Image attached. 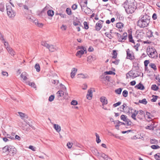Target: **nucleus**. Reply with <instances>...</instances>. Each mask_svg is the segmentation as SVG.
Masks as SVG:
<instances>
[{
    "label": "nucleus",
    "instance_id": "f257e3e1",
    "mask_svg": "<svg viewBox=\"0 0 160 160\" xmlns=\"http://www.w3.org/2000/svg\"><path fill=\"white\" fill-rule=\"evenodd\" d=\"M122 5L128 14L133 13L137 8V4L134 0H126Z\"/></svg>",
    "mask_w": 160,
    "mask_h": 160
},
{
    "label": "nucleus",
    "instance_id": "f03ea898",
    "mask_svg": "<svg viewBox=\"0 0 160 160\" xmlns=\"http://www.w3.org/2000/svg\"><path fill=\"white\" fill-rule=\"evenodd\" d=\"M150 17L146 13L142 14L137 22L138 26L141 28L147 27L150 22Z\"/></svg>",
    "mask_w": 160,
    "mask_h": 160
},
{
    "label": "nucleus",
    "instance_id": "7ed1b4c3",
    "mask_svg": "<svg viewBox=\"0 0 160 160\" xmlns=\"http://www.w3.org/2000/svg\"><path fill=\"white\" fill-rule=\"evenodd\" d=\"M147 52L150 58L154 59L157 58L158 53L156 50L154 48H147Z\"/></svg>",
    "mask_w": 160,
    "mask_h": 160
},
{
    "label": "nucleus",
    "instance_id": "20e7f679",
    "mask_svg": "<svg viewBox=\"0 0 160 160\" xmlns=\"http://www.w3.org/2000/svg\"><path fill=\"white\" fill-rule=\"evenodd\" d=\"M114 34L116 35L118 42H124L127 39L128 34L126 32L123 33L122 35L117 32H115Z\"/></svg>",
    "mask_w": 160,
    "mask_h": 160
},
{
    "label": "nucleus",
    "instance_id": "39448f33",
    "mask_svg": "<svg viewBox=\"0 0 160 160\" xmlns=\"http://www.w3.org/2000/svg\"><path fill=\"white\" fill-rule=\"evenodd\" d=\"M7 14L10 17H14L15 15V13L12 10L11 6L8 5V4H6Z\"/></svg>",
    "mask_w": 160,
    "mask_h": 160
},
{
    "label": "nucleus",
    "instance_id": "423d86ee",
    "mask_svg": "<svg viewBox=\"0 0 160 160\" xmlns=\"http://www.w3.org/2000/svg\"><path fill=\"white\" fill-rule=\"evenodd\" d=\"M139 76L138 73L136 74L133 72V71L132 70L126 74V78L128 79L129 78H132L133 79Z\"/></svg>",
    "mask_w": 160,
    "mask_h": 160
},
{
    "label": "nucleus",
    "instance_id": "0eeeda50",
    "mask_svg": "<svg viewBox=\"0 0 160 160\" xmlns=\"http://www.w3.org/2000/svg\"><path fill=\"white\" fill-rule=\"evenodd\" d=\"M120 118L121 120H122L123 121L125 122H126L127 125H131L132 122L130 121L129 119L127 118V117H126V115H122L121 116Z\"/></svg>",
    "mask_w": 160,
    "mask_h": 160
},
{
    "label": "nucleus",
    "instance_id": "6e6552de",
    "mask_svg": "<svg viewBox=\"0 0 160 160\" xmlns=\"http://www.w3.org/2000/svg\"><path fill=\"white\" fill-rule=\"evenodd\" d=\"M104 22V21L99 20L95 25V29L97 31H99L102 27V24Z\"/></svg>",
    "mask_w": 160,
    "mask_h": 160
},
{
    "label": "nucleus",
    "instance_id": "1a4fd4ad",
    "mask_svg": "<svg viewBox=\"0 0 160 160\" xmlns=\"http://www.w3.org/2000/svg\"><path fill=\"white\" fill-rule=\"evenodd\" d=\"M126 52L127 58L131 60H133L135 58L133 54H132L129 49L127 50Z\"/></svg>",
    "mask_w": 160,
    "mask_h": 160
},
{
    "label": "nucleus",
    "instance_id": "9d476101",
    "mask_svg": "<svg viewBox=\"0 0 160 160\" xmlns=\"http://www.w3.org/2000/svg\"><path fill=\"white\" fill-rule=\"evenodd\" d=\"M99 156L98 157V158L100 160H106L108 158L107 155L102 152L101 153Z\"/></svg>",
    "mask_w": 160,
    "mask_h": 160
},
{
    "label": "nucleus",
    "instance_id": "9b49d317",
    "mask_svg": "<svg viewBox=\"0 0 160 160\" xmlns=\"http://www.w3.org/2000/svg\"><path fill=\"white\" fill-rule=\"evenodd\" d=\"M17 150L13 146L9 147V152L11 153L12 156H14L17 153Z\"/></svg>",
    "mask_w": 160,
    "mask_h": 160
},
{
    "label": "nucleus",
    "instance_id": "f8f14e48",
    "mask_svg": "<svg viewBox=\"0 0 160 160\" xmlns=\"http://www.w3.org/2000/svg\"><path fill=\"white\" fill-rule=\"evenodd\" d=\"M92 91L91 89L88 90L86 97L87 99L90 100L92 99Z\"/></svg>",
    "mask_w": 160,
    "mask_h": 160
},
{
    "label": "nucleus",
    "instance_id": "ddd939ff",
    "mask_svg": "<svg viewBox=\"0 0 160 160\" xmlns=\"http://www.w3.org/2000/svg\"><path fill=\"white\" fill-rule=\"evenodd\" d=\"M100 101L102 102V105H106L108 103V100L105 97H101L100 98Z\"/></svg>",
    "mask_w": 160,
    "mask_h": 160
},
{
    "label": "nucleus",
    "instance_id": "4468645a",
    "mask_svg": "<svg viewBox=\"0 0 160 160\" xmlns=\"http://www.w3.org/2000/svg\"><path fill=\"white\" fill-rule=\"evenodd\" d=\"M81 3H82V5H81V7L82 10H83V8L82 7H87V0H81Z\"/></svg>",
    "mask_w": 160,
    "mask_h": 160
},
{
    "label": "nucleus",
    "instance_id": "2eb2a0df",
    "mask_svg": "<svg viewBox=\"0 0 160 160\" xmlns=\"http://www.w3.org/2000/svg\"><path fill=\"white\" fill-rule=\"evenodd\" d=\"M138 114H137V118L140 120L142 119L143 117L144 116L143 111L142 110H140L138 111Z\"/></svg>",
    "mask_w": 160,
    "mask_h": 160
},
{
    "label": "nucleus",
    "instance_id": "dca6fc26",
    "mask_svg": "<svg viewBox=\"0 0 160 160\" xmlns=\"http://www.w3.org/2000/svg\"><path fill=\"white\" fill-rule=\"evenodd\" d=\"M135 88L137 89L141 90H143L145 89L144 86L141 82L136 85Z\"/></svg>",
    "mask_w": 160,
    "mask_h": 160
},
{
    "label": "nucleus",
    "instance_id": "f3484780",
    "mask_svg": "<svg viewBox=\"0 0 160 160\" xmlns=\"http://www.w3.org/2000/svg\"><path fill=\"white\" fill-rule=\"evenodd\" d=\"M6 49L9 53L12 56H14L15 55V52L12 48L11 47H7Z\"/></svg>",
    "mask_w": 160,
    "mask_h": 160
},
{
    "label": "nucleus",
    "instance_id": "a211bd4d",
    "mask_svg": "<svg viewBox=\"0 0 160 160\" xmlns=\"http://www.w3.org/2000/svg\"><path fill=\"white\" fill-rule=\"evenodd\" d=\"M124 26V24L121 22H118L117 23L116 25V27L117 28L119 29H120L119 30V31L120 32H122V27Z\"/></svg>",
    "mask_w": 160,
    "mask_h": 160
},
{
    "label": "nucleus",
    "instance_id": "6ab92c4d",
    "mask_svg": "<svg viewBox=\"0 0 160 160\" xmlns=\"http://www.w3.org/2000/svg\"><path fill=\"white\" fill-rule=\"evenodd\" d=\"M92 152L98 158V156H99L100 153L98 151V150L95 148H92Z\"/></svg>",
    "mask_w": 160,
    "mask_h": 160
},
{
    "label": "nucleus",
    "instance_id": "aec40b11",
    "mask_svg": "<svg viewBox=\"0 0 160 160\" xmlns=\"http://www.w3.org/2000/svg\"><path fill=\"white\" fill-rule=\"evenodd\" d=\"M77 71V70L75 68H73L72 69L71 73V77L72 78H74Z\"/></svg>",
    "mask_w": 160,
    "mask_h": 160
},
{
    "label": "nucleus",
    "instance_id": "412c9836",
    "mask_svg": "<svg viewBox=\"0 0 160 160\" xmlns=\"http://www.w3.org/2000/svg\"><path fill=\"white\" fill-rule=\"evenodd\" d=\"M9 147L8 145L2 148V152L5 153L8 152V153L9 152Z\"/></svg>",
    "mask_w": 160,
    "mask_h": 160
},
{
    "label": "nucleus",
    "instance_id": "4be33fe9",
    "mask_svg": "<svg viewBox=\"0 0 160 160\" xmlns=\"http://www.w3.org/2000/svg\"><path fill=\"white\" fill-rule=\"evenodd\" d=\"M54 128L58 132H59L61 131V127L58 124H54L53 125Z\"/></svg>",
    "mask_w": 160,
    "mask_h": 160
},
{
    "label": "nucleus",
    "instance_id": "5701e85b",
    "mask_svg": "<svg viewBox=\"0 0 160 160\" xmlns=\"http://www.w3.org/2000/svg\"><path fill=\"white\" fill-rule=\"evenodd\" d=\"M138 111L135 110L133 113L131 115V117L134 120H136V115L138 114Z\"/></svg>",
    "mask_w": 160,
    "mask_h": 160
},
{
    "label": "nucleus",
    "instance_id": "b1692460",
    "mask_svg": "<svg viewBox=\"0 0 160 160\" xmlns=\"http://www.w3.org/2000/svg\"><path fill=\"white\" fill-rule=\"evenodd\" d=\"M96 59V57L94 55H90L88 58V61L90 62Z\"/></svg>",
    "mask_w": 160,
    "mask_h": 160
},
{
    "label": "nucleus",
    "instance_id": "393cba45",
    "mask_svg": "<svg viewBox=\"0 0 160 160\" xmlns=\"http://www.w3.org/2000/svg\"><path fill=\"white\" fill-rule=\"evenodd\" d=\"M49 47H48V49H49L50 51L53 52L56 50V48H54L53 45H49Z\"/></svg>",
    "mask_w": 160,
    "mask_h": 160
},
{
    "label": "nucleus",
    "instance_id": "a878e982",
    "mask_svg": "<svg viewBox=\"0 0 160 160\" xmlns=\"http://www.w3.org/2000/svg\"><path fill=\"white\" fill-rule=\"evenodd\" d=\"M64 92L63 91L59 90L57 93V95L58 98L62 97L64 95Z\"/></svg>",
    "mask_w": 160,
    "mask_h": 160
},
{
    "label": "nucleus",
    "instance_id": "bb28decb",
    "mask_svg": "<svg viewBox=\"0 0 160 160\" xmlns=\"http://www.w3.org/2000/svg\"><path fill=\"white\" fill-rule=\"evenodd\" d=\"M128 37L129 41L135 44V42L134 40L133 39L132 37L131 33H129L128 34Z\"/></svg>",
    "mask_w": 160,
    "mask_h": 160
},
{
    "label": "nucleus",
    "instance_id": "cd10ccee",
    "mask_svg": "<svg viewBox=\"0 0 160 160\" xmlns=\"http://www.w3.org/2000/svg\"><path fill=\"white\" fill-rule=\"evenodd\" d=\"M22 129L28 132L30 131V128L29 127V126H28V125H25V126H22Z\"/></svg>",
    "mask_w": 160,
    "mask_h": 160
},
{
    "label": "nucleus",
    "instance_id": "c85d7f7f",
    "mask_svg": "<svg viewBox=\"0 0 160 160\" xmlns=\"http://www.w3.org/2000/svg\"><path fill=\"white\" fill-rule=\"evenodd\" d=\"M41 44L42 46L46 47L47 48H48V47H49V44L46 41H42Z\"/></svg>",
    "mask_w": 160,
    "mask_h": 160
},
{
    "label": "nucleus",
    "instance_id": "c756f323",
    "mask_svg": "<svg viewBox=\"0 0 160 160\" xmlns=\"http://www.w3.org/2000/svg\"><path fill=\"white\" fill-rule=\"evenodd\" d=\"M151 88L154 91H156L159 89V88L156 84H153Z\"/></svg>",
    "mask_w": 160,
    "mask_h": 160
},
{
    "label": "nucleus",
    "instance_id": "7c9ffc66",
    "mask_svg": "<svg viewBox=\"0 0 160 160\" xmlns=\"http://www.w3.org/2000/svg\"><path fill=\"white\" fill-rule=\"evenodd\" d=\"M54 11L51 10H49L48 11L47 14L48 16L52 17L54 15Z\"/></svg>",
    "mask_w": 160,
    "mask_h": 160
},
{
    "label": "nucleus",
    "instance_id": "2f4dec72",
    "mask_svg": "<svg viewBox=\"0 0 160 160\" xmlns=\"http://www.w3.org/2000/svg\"><path fill=\"white\" fill-rule=\"evenodd\" d=\"M84 27L83 28L85 29H88L89 28L88 23L87 22L85 21L83 22Z\"/></svg>",
    "mask_w": 160,
    "mask_h": 160
},
{
    "label": "nucleus",
    "instance_id": "473e14b6",
    "mask_svg": "<svg viewBox=\"0 0 160 160\" xmlns=\"http://www.w3.org/2000/svg\"><path fill=\"white\" fill-rule=\"evenodd\" d=\"M95 135L96 137V141L98 143L101 142V140L99 138V136L97 133H95Z\"/></svg>",
    "mask_w": 160,
    "mask_h": 160
},
{
    "label": "nucleus",
    "instance_id": "72a5a7b5",
    "mask_svg": "<svg viewBox=\"0 0 160 160\" xmlns=\"http://www.w3.org/2000/svg\"><path fill=\"white\" fill-rule=\"evenodd\" d=\"M35 68L37 72H39L40 71V68L39 64L37 63L35 65Z\"/></svg>",
    "mask_w": 160,
    "mask_h": 160
},
{
    "label": "nucleus",
    "instance_id": "f704fd0d",
    "mask_svg": "<svg viewBox=\"0 0 160 160\" xmlns=\"http://www.w3.org/2000/svg\"><path fill=\"white\" fill-rule=\"evenodd\" d=\"M113 56L112 58H116L117 57V53L116 50H113L112 51V53Z\"/></svg>",
    "mask_w": 160,
    "mask_h": 160
},
{
    "label": "nucleus",
    "instance_id": "c9c22d12",
    "mask_svg": "<svg viewBox=\"0 0 160 160\" xmlns=\"http://www.w3.org/2000/svg\"><path fill=\"white\" fill-rule=\"evenodd\" d=\"M139 102L146 105L147 104L148 102L147 101L146 99L144 98L142 100H139Z\"/></svg>",
    "mask_w": 160,
    "mask_h": 160
},
{
    "label": "nucleus",
    "instance_id": "e433bc0d",
    "mask_svg": "<svg viewBox=\"0 0 160 160\" xmlns=\"http://www.w3.org/2000/svg\"><path fill=\"white\" fill-rule=\"evenodd\" d=\"M149 66L152 68H153L154 70L155 71L157 70V68L156 65L155 64L153 63H150L149 64Z\"/></svg>",
    "mask_w": 160,
    "mask_h": 160
},
{
    "label": "nucleus",
    "instance_id": "4c0bfd02",
    "mask_svg": "<svg viewBox=\"0 0 160 160\" xmlns=\"http://www.w3.org/2000/svg\"><path fill=\"white\" fill-rule=\"evenodd\" d=\"M155 158L156 160H160V153H158L154 155Z\"/></svg>",
    "mask_w": 160,
    "mask_h": 160
},
{
    "label": "nucleus",
    "instance_id": "58836bf2",
    "mask_svg": "<svg viewBox=\"0 0 160 160\" xmlns=\"http://www.w3.org/2000/svg\"><path fill=\"white\" fill-rule=\"evenodd\" d=\"M144 116L145 117L147 118L148 119H151L152 115L149 112H147L145 115H144Z\"/></svg>",
    "mask_w": 160,
    "mask_h": 160
},
{
    "label": "nucleus",
    "instance_id": "ea45409f",
    "mask_svg": "<svg viewBox=\"0 0 160 160\" xmlns=\"http://www.w3.org/2000/svg\"><path fill=\"white\" fill-rule=\"evenodd\" d=\"M4 9L5 8L4 4L2 3H0V11L2 12H3Z\"/></svg>",
    "mask_w": 160,
    "mask_h": 160
},
{
    "label": "nucleus",
    "instance_id": "a19ab883",
    "mask_svg": "<svg viewBox=\"0 0 160 160\" xmlns=\"http://www.w3.org/2000/svg\"><path fill=\"white\" fill-rule=\"evenodd\" d=\"M152 148L153 149H156L160 148V146L158 145H153L151 146Z\"/></svg>",
    "mask_w": 160,
    "mask_h": 160
},
{
    "label": "nucleus",
    "instance_id": "79ce46f5",
    "mask_svg": "<svg viewBox=\"0 0 160 160\" xmlns=\"http://www.w3.org/2000/svg\"><path fill=\"white\" fill-rule=\"evenodd\" d=\"M122 90V88H119L118 89L115 90V92L116 93H117L118 94H120L121 93Z\"/></svg>",
    "mask_w": 160,
    "mask_h": 160
},
{
    "label": "nucleus",
    "instance_id": "37998d69",
    "mask_svg": "<svg viewBox=\"0 0 160 160\" xmlns=\"http://www.w3.org/2000/svg\"><path fill=\"white\" fill-rule=\"evenodd\" d=\"M155 128V126H147L145 128L146 129H148L150 130H153Z\"/></svg>",
    "mask_w": 160,
    "mask_h": 160
},
{
    "label": "nucleus",
    "instance_id": "c03bdc74",
    "mask_svg": "<svg viewBox=\"0 0 160 160\" xmlns=\"http://www.w3.org/2000/svg\"><path fill=\"white\" fill-rule=\"evenodd\" d=\"M150 141V143L152 144H157L158 142V140H156L155 139H151Z\"/></svg>",
    "mask_w": 160,
    "mask_h": 160
},
{
    "label": "nucleus",
    "instance_id": "a18cd8bd",
    "mask_svg": "<svg viewBox=\"0 0 160 160\" xmlns=\"http://www.w3.org/2000/svg\"><path fill=\"white\" fill-rule=\"evenodd\" d=\"M81 78H88V76L87 74H84L82 73H81Z\"/></svg>",
    "mask_w": 160,
    "mask_h": 160
},
{
    "label": "nucleus",
    "instance_id": "49530a36",
    "mask_svg": "<svg viewBox=\"0 0 160 160\" xmlns=\"http://www.w3.org/2000/svg\"><path fill=\"white\" fill-rule=\"evenodd\" d=\"M152 97H153V98L151 99V101L152 102H155L156 101L158 97L157 96L154 95H153Z\"/></svg>",
    "mask_w": 160,
    "mask_h": 160
},
{
    "label": "nucleus",
    "instance_id": "de8ad7c7",
    "mask_svg": "<svg viewBox=\"0 0 160 160\" xmlns=\"http://www.w3.org/2000/svg\"><path fill=\"white\" fill-rule=\"evenodd\" d=\"M104 73H105L106 74H110V75H111V74H114V75L115 74V72H114L112 71H109L105 72Z\"/></svg>",
    "mask_w": 160,
    "mask_h": 160
},
{
    "label": "nucleus",
    "instance_id": "09e8293b",
    "mask_svg": "<svg viewBox=\"0 0 160 160\" xmlns=\"http://www.w3.org/2000/svg\"><path fill=\"white\" fill-rule=\"evenodd\" d=\"M128 92L126 90H124L122 92V95L124 97H126L128 96Z\"/></svg>",
    "mask_w": 160,
    "mask_h": 160
},
{
    "label": "nucleus",
    "instance_id": "8fccbe9b",
    "mask_svg": "<svg viewBox=\"0 0 160 160\" xmlns=\"http://www.w3.org/2000/svg\"><path fill=\"white\" fill-rule=\"evenodd\" d=\"M28 84L30 86H31L32 87H33L34 88H36V86L34 82H29L28 83Z\"/></svg>",
    "mask_w": 160,
    "mask_h": 160
},
{
    "label": "nucleus",
    "instance_id": "3c124183",
    "mask_svg": "<svg viewBox=\"0 0 160 160\" xmlns=\"http://www.w3.org/2000/svg\"><path fill=\"white\" fill-rule=\"evenodd\" d=\"M66 12L67 14L70 15L72 14L71 10V9L68 8L66 9Z\"/></svg>",
    "mask_w": 160,
    "mask_h": 160
},
{
    "label": "nucleus",
    "instance_id": "603ef678",
    "mask_svg": "<svg viewBox=\"0 0 160 160\" xmlns=\"http://www.w3.org/2000/svg\"><path fill=\"white\" fill-rule=\"evenodd\" d=\"M152 18L153 20H155L158 18V16L156 13H154L152 17Z\"/></svg>",
    "mask_w": 160,
    "mask_h": 160
},
{
    "label": "nucleus",
    "instance_id": "864d4df0",
    "mask_svg": "<svg viewBox=\"0 0 160 160\" xmlns=\"http://www.w3.org/2000/svg\"><path fill=\"white\" fill-rule=\"evenodd\" d=\"M54 95H51L49 96L48 99V100L50 102H52L54 100Z\"/></svg>",
    "mask_w": 160,
    "mask_h": 160
},
{
    "label": "nucleus",
    "instance_id": "5fc2aeb1",
    "mask_svg": "<svg viewBox=\"0 0 160 160\" xmlns=\"http://www.w3.org/2000/svg\"><path fill=\"white\" fill-rule=\"evenodd\" d=\"M60 87L63 91H65L66 90V88L65 86L62 83H61L60 84Z\"/></svg>",
    "mask_w": 160,
    "mask_h": 160
},
{
    "label": "nucleus",
    "instance_id": "6e6d98bb",
    "mask_svg": "<svg viewBox=\"0 0 160 160\" xmlns=\"http://www.w3.org/2000/svg\"><path fill=\"white\" fill-rule=\"evenodd\" d=\"M71 104L72 105H76L78 104L77 102L75 100H73L71 102Z\"/></svg>",
    "mask_w": 160,
    "mask_h": 160
},
{
    "label": "nucleus",
    "instance_id": "4d7b16f0",
    "mask_svg": "<svg viewBox=\"0 0 160 160\" xmlns=\"http://www.w3.org/2000/svg\"><path fill=\"white\" fill-rule=\"evenodd\" d=\"M140 43H138L136 44V45L134 46V48H135V49H136V50L137 51H138V47L140 46Z\"/></svg>",
    "mask_w": 160,
    "mask_h": 160
},
{
    "label": "nucleus",
    "instance_id": "13d9d810",
    "mask_svg": "<svg viewBox=\"0 0 160 160\" xmlns=\"http://www.w3.org/2000/svg\"><path fill=\"white\" fill-rule=\"evenodd\" d=\"M105 35L106 36L108 37L109 39H111L112 38V36L111 34H109L108 32H106L105 33Z\"/></svg>",
    "mask_w": 160,
    "mask_h": 160
},
{
    "label": "nucleus",
    "instance_id": "bf43d9fd",
    "mask_svg": "<svg viewBox=\"0 0 160 160\" xmlns=\"http://www.w3.org/2000/svg\"><path fill=\"white\" fill-rule=\"evenodd\" d=\"M61 29L62 30L65 31L66 30L67 26L65 25H62L61 27Z\"/></svg>",
    "mask_w": 160,
    "mask_h": 160
},
{
    "label": "nucleus",
    "instance_id": "052dcab7",
    "mask_svg": "<svg viewBox=\"0 0 160 160\" xmlns=\"http://www.w3.org/2000/svg\"><path fill=\"white\" fill-rule=\"evenodd\" d=\"M119 59H116L115 61H112V62L116 65H118L119 62Z\"/></svg>",
    "mask_w": 160,
    "mask_h": 160
},
{
    "label": "nucleus",
    "instance_id": "680f3d73",
    "mask_svg": "<svg viewBox=\"0 0 160 160\" xmlns=\"http://www.w3.org/2000/svg\"><path fill=\"white\" fill-rule=\"evenodd\" d=\"M149 61L148 60H146L144 61V64L145 67H147L148 64L149 63Z\"/></svg>",
    "mask_w": 160,
    "mask_h": 160
},
{
    "label": "nucleus",
    "instance_id": "e2e57ef3",
    "mask_svg": "<svg viewBox=\"0 0 160 160\" xmlns=\"http://www.w3.org/2000/svg\"><path fill=\"white\" fill-rule=\"evenodd\" d=\"M72 143H70V142H68L67 145V146L69 148H70L72 147Z\"/></svg>",
    "mask_w": 160,
    "mask_h": 160
},
{
    "label": "nucleus",
    "instance_id": "0e129e2a",
    "mask_svg": "<svg viewBox=\"0 0 160 160\" xmlns=\"http://www.w3.org/2000/svg\"><path fill=\"white\" fill-rule=\"evenodd\" d=\"M121 102H118L114 104L113 105V106L114 107H116L120 105L121 104Z\"/></svg>",
    "mask_w": 160,
    "mask_h": 160
},
{
    "label": "nucleus",
    "instance_id": "69168bd1",
    "mask_svg": "<svg viewBox=\"0 0 160 160\" xmlns=\"http://www.w3.org/2000/svg\"><path fill=\"white\" fill-rule=\"evenodd\" d=\"M18 113L22 118H23L25 117V114L24 113L21 112H18Z\"/></svg>",
    "mask_w": 160,
    "mask_h": 160
},
{
    "label": "nucleus",
    "instance_id": "338daca9",
    "mask_svg": "<svg viewBox=\"0 0 160 160\" xmlns=\"http://www.w3.org/2000/svg\"><path fill=\"white\" fill-rule=\"evenodd\" d=\"M21 78H23V80L25 81L27 79V77L25 76V75L23 74V73H22L21 75Z\"/></svg>",
    "mask_w": 160,
    "mask_h": 160
},
{
    "label": "nucleus",
    "instance_id": "774afa93",
    "mask_svg": "<svg viewBox=\"0 0 160 160\" xmlns=\"http://www.w3.org/2000/svg\"><path fill=\"white\" fill-rule=\"evenodd\" d=\"M153 32H152L151 30L149 31L148 33V36L149 37H151L153 36L152 34H153Z\"/></svg>",
    "mask_w": 160,
    "mask_h": 160
}]
</instances>
